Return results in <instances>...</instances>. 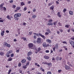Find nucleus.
<instances>
[{
    "instance_id": "f257e3e1",
    "label": "nucleus",
    "mask_w": 74,
    "mask_h": 74,
    "mask_svg": "<svg viewBox=\"0 0 74 74\" xmlns=\"http://www.w3.org/2000/svg\"><path fill=\"white\" fill-rule=\"evenodd\" d=\"M36 36L38 37H39L40 36L41 37L43 38L44 40H45L46 38V37H45V36L42 35V34H41L40 33H39V34H37Z\"/></svg>"
},
{
    "instance_id": "f03ea898",
    "label": "nucleus",
    "mask_w": 74,
    "mask_h": 74,
    "mask_svg": "<svg viewBox=\"0 0 74 74\" xmlns=\"http://www.w3.org/2000/svg\"><path fill=\"white\" fill-rule=\"evenodd\" d=\"M12 53V51L11 50L8 51L6 54V56H7L8 58H9L10 56V55L9 54H11Z\"/></svg>"
},
{
    "instance_id": "7ed1b4c3",
    "label": "nucleus",
    "mask_w": 74,
    "mask_h": 74,
    "mask_svg": "<svg viewBox=\"0 0 74 74\" xmlns=\"http://www.w3.org/2000/svg\"><path fill=\"white\" fill-rule=\"evenodd\" d=\"M33 44L32 43H30L28 44V47L29 49H34V48H32L33 47Z\"/></svg>"
},
{
    "instance_id": "20e7f679",
    "label": "nucleus",
    "mask_w": 74,
    "mask_h": 74,
    "mask_svg": "<svg viewBox=\"0 0 74 74\" xmlns=\"http://www.w3.org/2000/svg\"><path fill=\"white\" fill-rule=\"evenodd\" d=\"M3 46L4 47H8V48H10L11 47V45H10V44L7 43V42H5L4 44H3Z\"/></svg>"
},
{
    "instance_id": "39448f33",
    "label": "nucleus",
    "mask_w": 74,
    "mask_h": 74,
    "mask_svg": "<svg viewBox=\"0 0 74 74\" xmlns=\"http://www.w3.org/2000/svg\"><path fill=\"white\" fill-rule=\"evenodd\" d=\"M42 45L43 47H45V48H47V47H48L49 46V45L48 44L47 45V43L45 42L43 43Z\"/></svg>"
},
{
    "instance_id": "423d86ee",
    "label": "nucleus",
    "mask_w": 74,
    "mask_h": 74,
    "mask_svg": "<svg viewBox=\"0 0 74 74\" xmlns=\"http://www.w3.org/2000/svg\"><path fill=\"white\" fill-rule=\"evenodd\" d=\"M65 69L66 70H70L71 69V68H70V66L67 65H66L65 66Z\"/></svg>"
},
{
    "instance_id": "0eeeda50",
    "label": "nucleus",
    "mask_w": 74,
    "mask_h": 74,
    "mask_svg": "<svg viewBox=\"0 0 74 74\" xmlns=\"http://www.w3.org/2000/svg\"><path fill=\"white\" fill-rule=\"evenodd\" d=\"M21 16V14L20 13H16L14 14V16L15 18H18L20 17Z\"/></svg>"
},
{
    "instance_id": "6e6552de",
    "label": "nucleus",
    "mask_w": 74,
    "mask_h": 74,
    "mask_svg": "<svg viewBox=\"0 0 74 74\" xmlns=\"http://www.w3.org/2000/svg\"><path fill=\"white\" fill-rule=\"evenodd\" d=\"M44 64L48 65V66H50V67L52 66V63H48V62L46 61L44 62Z\"/></svg>"
},
{
    "instance_id": "1a4fd4ad",
    "label": "nucleus",
    "mask_w": 74,
    "mask_h": 74,
    "mask_svg": "<svg viewBox=\"0 0 74 74\" xmlns=\"http://www.w3.org/2000/svg\"><path fill=\"white\" fill-rule=\"evenodd\" d=\"M37 42L38 44H40L41 42V38H37Z\"/></svg>"
},
{
    "instance_id": "9d476101",
    "label": "nucleus",
    "mask_w": 74,
    "mask_h": 74,
    "mask_svg": "<svg viewBox=\"0 0 74 74\" xmlns=\"http://www.w3.org/2000/svg\"><path fill=\"white\" fill-rule=\"evenodd\" d=\"M8 19H9V20H11V19L13 18V17H12V16H10L8 15L6 17Z\"/></svg>"
},
{
    "instance_id": "9b49d317",
    "label": "nucleus",
    "mask_w": 74,
    "mask_h": 74,
    "mask_svg": "<svg viewBox=\"0 0 74 74\" xmlns=\"http://www.w3.org/2000/svg\"><path fill=\"white\" fill-rule=\"evenodd\" d=\"M69 43L71 45H74V42L73 40H69Z\"/></svg>"
},
{
    "instance_id": "f8f14e48",
    "label": "nucleus",
    "mask_w": 74,
    "mask_h": 74,
    "mask_svg": "<svg viewBox=\"0 0 74 74\" xmlns=\"http://www.w3.org/2000/svg\"><path fill=\"white\" fill-rule=\"evenodd\" d=\"M44 58L46 60L49 59V57L48 56L46 55L44 56Z\"/></svg>"
},
{
    "instance_id": "ddd939ff",
    "label": "nucleus",
    "mask_w": 74,
    "mask_h": 74,
    "mask_svg": "<svg viewBox=\"0 0 74 74\" xmlns=\"http://www.w3.org/2000/svg\"><path fill=\"white\" fill-rule=\"evenodd\" d=\"M3 5H4V3H2L0 5V8H1L0 10L1 11H3Z\"/></svg>"
},
{
    "instance_id": "4468645a",
    "label": "nucleus",
    "mask_w": 74,
    "mask_h": 74,
    "mask_svg": "<svg viewBox=\"0 0 74 74\" xmlns=\"http://www.w3.org/2000/svg\"><path fill=\"white\" fill-rule=\"evenodd\" d=\"M46 42H48L49 44H51V40L47 39L46 40Z\"/></svg>"
},
{
    "instance_id": "2eb2a0df",
    "label": "nucleus",
    "mask_w": 74,
    "mask_h": 74,
    "mask_svg": "<svg viewBox=\"0 0 74 74\" xmlns=\"http://www.w3.org/2000/svg\"><path fill=\"white\" fill-rule=\"evenodd\" d=\"M32 52L31 51H29L27 53V56H30V55H32Z\"/></svg>"
},
{
    "instance_id": "dca6fc26",
    "label": "nucleus",
    "mask_w": 74,
    "mask_h": 74,
    "mask_svg": "<svg viewBox=\"0 0 74 74\" xmlns=\"http://www.w3.org/2000/svg\"><path fill=\"white\" fill-rule=\"evenodd\" d=\"M5 32V31H4V30H3V31H2V32L1 33V35L2 36H4V34Z\"/></svg>"
},
{
    "instance_id": "f3484780",
    "label": "nucleus",
    "mask_w": 74,
    "mask_h": 74,
    "mask_svg": "<svg viewBox=\"0 0 74 74\" xmlns=\"http://www.w3.org/2000/svg\"><path fill=\"white\" fill-rule=\"evenodd\" d=\"M57 15L58 17H61L62 16V15H60V12H58L57 13Z\"/></svg>"
},
{
    "instance_id": "a211bd4d",
    "label": "nucleus",
    "mask_w": 74,
    "mask_h": 74,
    "mask_svg": "<svg viewBox=\"0 0 74 74\" xmlns=\"http://www.w3.org/2000/svg\"><path fill=\"white\" fill-rule=\"evenodd\" d=\"M26 61V60L25 59H23L21 61L22 63H25Z\"/></svg>"
},
{
    "instance_id": "6ab92c4d",
    "label": "nucleus",
    "mask_w": 74,
    "mask_h": 74,
    "mask_svg": "<svg viewBox=\"0 0 74 74\" xmlns=\"http://www.w3.org/2000/svg\"><path fill=\"white\" fill-rule=\"evenodd\" d=\"M69 13L71 15H73V12L72 11H69Z\"/></svg>"
},
{
    "instance_id": "aec40b11",
    "label": "nucleus",
    "mask_w": 74,
    "mask_h": 74,
    "mask_svg": "<svg viewBox=\"0 0 74 74\" xmlns=\"http://www.w3.org/2000/svg\"><path fill=\"white\" fill-rule=\"evenodd\" d=\"M54 8V6H51L50 8V10H53V9Z\"/></svg>"
},
{
    "instance_id": "412c9836",
    "label": "nucleus",
    "mask_w": 74,
    "mask_h": 74,
    "mask_svg": "<svg viewBox=\"0 0 74 74\" xmlns=\"http://www.w3.org/2000/svg\"><path fill=\"white\" fill-rule=\"evenodd\" d=\"M40 70L42 71H43V72H44L45 71L44 69H43V68L42 67L40 68Z\"/></svg>"
},
{
    "instance_id": "4be33fe9",
    "label": "nucleus",
    "mask_w": 74,
    "mask_h": 74,
    "mask_svg": "<svg viewBox=\"0 0 74 74\" xmlns=\"http://www.w3.org/2000/svg\"><path fill=\"white\" fill-rule=\"evenodd\" d=\"M16 8L17 10H19L21 8V7H20L18 6V7H17Z\"/></svg>"
},
{
    "instance_id": "5701e85b",
    "label": "nucleus",
    "mask_w": 74,
    "mask_h": 74,
    "mask_svg": "<svg viewBox=\"0 0 74 74\" xmlns=\"http://www.w3.org/2000/svg\"><path fill=\"white\" fill-rule=\"evenodd\" d=\"M27 59L29 61L31 60V58L30 57L28 56V57L27 58Z\"/></svg>"
},
{
    "instance_id": "b1692460",
    "label": "nucleus",
    "mask_w": 74,
    "mask_h": 74,
    "mask_svg": "<svg viewBox=\"0 0 74 74\" xmlns=\"http://www.w3.org/2000/svg\"><path fill=\"white\" fill-rule=\"evenodd\" d=\"M12 60V58H11V57H10L9 58L8 60V61H11Z\"/></svg>"
},
{
    "instance_id": "393cba45",
    "label": "nucleus",
    "mask_w": 74,
    "mask_h": 74,
    "mask_svg": "<svg viewBox=\"0 0 74 74\" xmlns=\"http://www.w3.org/2000/svg\"><path fill=\"white\" fill-rule=\"evenodd\" d=\"M21 5L22 6H23V5H25V3H24L23 2H21Z\"/></svg>"
},
{
    "instance_id": "a878e982",
    "label": "nucleus",
    "mask_w": 74,
    "mask_h": 74,
    "mask_svg": "<svg viewBox=\"0 0 74 74\" xmlns=\"http://www.w3.org/2000/svg\"><path fill=\"white\" fill-rule=\"evenodd\" d=\"M30 63V61L28 62L26 64V65L27 66H29V64Z\"/></svg>"
},
{
    "instance_id": "bb28decb",
    "label": "nucleus",
    "mask_w": 74,
    "mask_h": 74,
    "mask_svg": "<svg viewBox=\"0 0 74 74\" xmlns=\"http://www.w3.org/2000/svg\"><path fill=\"white\" fill-rule=\"evenodd\" d=\"M4 55V52H0V55L3 56Z\"/></svg>"
},
{
    "instance_id": "cd10ccee",
    "label": "nucleus",
    "mask_w": 74,
    "mask_h": 74,
    "mask_svg": "<svg viewBox=\"0 0 74 74\" xmlns=\"http://www.w3.org/2000/svg\"><path fill=\"white\" fill-rule=\"evenodd\" d=\"M11 71H12V70L11 69H9L8 71V74H10V73H11Z\"/></svg>"
},
{
    "instance_id": "c85d7f7f",
    "label": "nucleus",
    "mask_w": 74,
    "mask_h": 74,
    "mask_svg": "<svg viewBox=\"0 0 74 74\" xmlns=\"http://www.w3.org/2000/svg\"><path fill=\"white\" fill-rule=\"evenodd\" d=\"M69 26H70L69 25H65V27H66L67 28H69Z\"/></svg>"
},
{
    "instance_id": "c756f323",
    "label": "nucleus",
    "mask_w": 74,
    "mask_h": 74,
    "mask_svg": "<svg viewBox=\"0 0 74 74\" xmlns=\"http://www.w3.org/2000/svg\"><path fill=\"white\" fill-rule=\"evenodd\" d=\"M58 25L60 26H61L62 25V23H58Z\"/></svg>"
},
{
    "instance_id": "7c9ffc66",
    "label": "nucleus",
    "mask_w": 74,
    "mask_h": 74,
    "mask_svg": "<svg viewBox=\"0 0 74 74\" xmlns=\"http://www.w3.org/2000/svg\"><path fill=\"white\" fill-rule=\"evenodd\" d=\"M22 39H23L24 41H25V40H26V38L25 37H22L21 38Z\"/></svg>"
},
{
    "instance_id": "2f4dec72",
    "label": "nucleus",
    "mask_w": 74,
    "mask_h": 74,
    "mask_svg": "<svg viewBox=\"0 0 74 74\" xmlns=\"http://www.w3.org/2000/svg\"><path fill=\"white\" fill-rule=\"evenodd\" d=\"M47 25H53V23H51L47 24Z\"/></svg>"
},
{
    "instance_id": "473e14b6",
    "label": "nucleus",
    "mask_w": 74,
    "mask_h": 74,
    "mask_svg": "<svg viewBox=\"0 0 74 74\" xmlns=\"http://www.w3.org/2000/svg\"><path fill=\"white\" fill-rule=\"evenodd\" d=\"M56 49V47H54L53 48V51L55 52V49Z\"/></svg>"
},
{
    "instance_id": "72a5a7b5",
    "label": "nucleus",
    "mask_w": 74,
    "mask_h": 74,
    "mask_svg": "<svg viewBox=\"0 0 74 74\" xmlns=\"http://www.w3.org/2000/svg\"><path fill=\"white\" fill-rule=\"evenodd\" d=\"M67 11V10H66V8H64L63 10V12H66Z\"/></svg>"
},
{
    "instance_id": "f704fd0d",
    "label": "nucleus",
    "mask_w": 74,
    "mask_h": 74,
    "mask_svg": "<svg viewBox=\"0 0 74 74\" xmlns=\"http://www.w3.org/2000/svg\"><path fill=\"white\" fill-rule=\"evenodd\" d=\"M71 40H73V41H74V36L71 37Z\"/></svg>"
},
{
    "instance_id": "c9c22d12",
    "label": "nucleus",
    "mask_w": 74,
    "mask_h": 74,
    "mask_svg": "<svg viewBox=\"0 0 74 74\" xmlns=\"http://www.w3.org/2000/svg\"><path fill=\"white\" fill-rule=\"evenodd\" d=\"M47 74H52V73L51 72L49 71L47 72Z\"/></svg>"
},
{
    "instance_id": "e433bc0d",
    "label": "nucleus",
    "mask_w": 74,
    "mask_h": 74,
    "mask_svg": "<svg viewBox=\"0 0 74 74\" xmlns=\"http://www.w3.org/2000/svg\"><path fill=\"white\" fill-rule=\"evenodd\" d=\"M36 16H36L35 15H34L32 16V18H36Z\"/></svg>"
},
{
    "instance_id": "4c0bfd02",
    "label": "nucleus",
    "mask_w": 74,
    "mask_h": 74,
    "mask_svg": "<svg viewBox=\"0 0 74 74\" xmlns=\"http://www.w3.org/2000/svg\"><path fill=\"white\" fill-rule=\"evenodd\" d=\"M14 56V53H12L10 54V56L11 57H13Z\"/></svg>"
},
{
    "instance_id": "58836bf2",
    "label": "nucleus",
    "mask_w": 74,
    "mask_h": 74,
    "mask_svg": "<svg viewBox=\"0 0 74 74\" xmlns=\"http://www.w3.org/2000/svg\"><path fill=\"white\" fill-rule=\"evenodd\" d=\"M57 23H58V22L57 21H56L55 22H54L53 24L54 25H56V24H57Z\"/></svg>"
},
{
    "instance_id": "ea45409f",
    "label": "nucleus",
    "mask_w": 74,
    "mask_h": 74,
    "mask_svg": "<svg viewBox=\"0 0 74 74\" xmlns=\"http://www.w3.org/2000/svg\"><path fill=\"white\" fill-rule=\"evenodd\" d=\"M19 67H20L21 66V63H19L18 64Z\"/></svg>"
},
{
    "instance_id": "a19ab883",
    "label": "nucleus",
    "mask_w": 74,
    "mask_h": 74,
    "mask_svg": "<svg viewBox=\"0 0 74 74\" xmlns=\"http://www.w3.org/2000/svg\"><path fill=\"white\" fill-rule=\"evenodd\" d=\"M26 65H25V66H23V69H26V68H27V67H26Z\"/></svg>"
},
{
    "instance_id": "79ce46f5",
    "label": "nucleus",
    "mask_w": 74,
    "mask_h": 74,
    "mask_svg": "<svg viewBox=\"0 0 74 74\" xmlns=\"http://www.w3.org/2000/svg\"><path fill=\"white\" fill-rule=\"evenodd\" d=\"M62 43H63V44H67V42L65 41L63 42Z\"/></svg>"
},
{
    "instance_id": "37998d69",
    "label": "nucleus",
    "mask_w": 74,
    "mask_h": 74,
    "mask_svg": "<svg viewBox=\"0 0 74 74\" xmlns=\"http://www.w3.org/2000/svg\"><path fill=\"white\" fill-rule=\"evenodd\" d=\"M45 35H48L49 34V32H46L45 34Z\"/></svg>"
},
{
    "instance_id": "c03bdc74",
    "label": "nucleus",
    "mask_w": 74,
    "mask_h": 74,
    "mask_svg": "<svg viewBox=\"0 0 74 74\" xmlns=\"http://www.w3.org/2000/svg\"><path fill=\"white\" fill-rule=\"evenodd\" d=\"M33 32H29V35H32V34Z\"/></svg>"
},
{
    "instance_id": "a18cd8bd",
    "label": "nucleus",
    "mask_w": 74,
    "mask_h": 74,
    "mask_svg": "<svg viewBox=\"0 0 74 74\" xmlns=\"http://www.w3.org/2000/svg\"><path fill=\"white\" fill-rule=\"evenodd\" d=\"M45 52L46 53H49V50H46L45 51Z\"/></svg>"
},
{
    "instance_id": "49530a36",
    "label": "nucleus",
    "mask_w": 74,
    "mask_h": 74,
    "mask_svg": "<svg viewBox=\"0 0 74 74\" xmlns=\"http://www.w3.org/2000/svg\"><path fill=\"white\" fill-rule=\"evenodd\" d=\"M53 22V21L52 19L49 20L48 21L49 22Z\"/></svg>"
},
{
    "instance_id": "de8ad7c7",
    "label": "nucleus",
    "mask_w": 74,
    "mask_h": 74,
    "mask_svg": "<svg viewBox=\"0 0 74 74\" xmlns=\"http://www.w3.org/2000/svg\"><path fill=\"white\" fill-rule=\"evenodd\" d=\"M41 49L40 47H39L38 48V51H40Z\"/></svg>"
},
{
    "instance_id": "09e8293b",
    "label": "nucleus",
    "mask_w": 74,
    "mask_h": 74,
    "mask_svg": "<svg viewBox=\"0 0 74 74\" xmlns=\"http://www.w3.org/2000/svg\"><path fill=\"white\" fill-rule=\"evenodd\" d=\"M16 7V5H13V8H15Z\"/></svg>"
},
{
    "instance_id": "8fccbe9b",
    "label": "nucleus",
    "mask_w": 74,
    "mask_h": 74,
    "mask_svg": "<svg viewBox=\"0 0 74 74\" xmlns=\"http://www.w3.org/2000/svg\"><path fill=\"white\" fill-rule=\"evenodd\" d=\"M62 71V70H59L58 71V73H60V72Z\"/></svg>"
},
{
    "instance_id": "3c124183",
    "label": "nucleus",
    "mask_w": 74,
    "mask_h": 74,
    "mask_svg": "<svg viewBox=\"0 0 74 74\" xmlns=\"http://www.w3.org/2000/svg\"><path fill=\"white\" fill-rule=\"evenodd\" d=\"M26 10H27V8L26 7H25L24 8V11H26Z\"/></svg>"
},
{
    "instance_id": "603ef678",
    "label": "nucleus",
    "mask_w": 74,
    "mask_h": 74,
    "mask_svg": "<svg viewBox=\"0 0 74 74\" xmlns=\"http://www.w3.org/2000/svg\"><path fill=\"white\" fill-rule=\"evenodd\" d=\"M4 22V20L3 19H1L0 20V22Z\"/></svg>"
},
{
    "instance_id": "864d4df0",
    "label": "nucleus",
    "mask_w": 74,
    "mask_h": 74,
    "mask_svg": "<svg viewBox=\"0 0 74 74\" xmlns=\"http://www.w3.org/2000/svg\"><path fill=\"white\" fill-rule=\"evenodd\" d=\"M3 9L4 11H5L6 10H7V9H6V8H5V7H3Z\"/></svg>"
},
{
    "instance_id": "5fc2aeb1",
    "label": "nucleus",
    "mask_w": 74,
    "mask_h": 74,
    "mask_svg": "<svg viewBox=\"0 0 74 74\" xmlns=\"http://www.w3.org/2000/svg\"><path fill=\"white\" fill-rule=\"evenodd\" d=\"M56 46V48H58V44H56L55 45Z\"/></svg>"
},
{
    "instance_id": "6e6d98bb",
    "label": "nucleus",
    "mask_w": 74,
    "mask_h": 74,
    "mask_svg": "<svg viewBox=\"0 0 74 74\" xmlns=\"http://www.w3.org/2000/svg\"><path fill=\"white\" fill-rule=\"evenodd\" d=\"M56 3L57 4H59V2H58V1H56Z\"/></svg>"
},
{
    "instance_id": "4d7b16f0",
    "label": "nucleus",
    "mask_w": 74,
    "mask_h": 74,
    "mask_svg": "<svg viewBox=\"0 0 74 74\" xmlns=\"http://www.w3.org/2000/svg\"><path fill=\"white\" fill-rule=\"evenodd\" d=\"M10 3H13V0H11L9 1Z\"/></svg>"
},
{
    "instance_id": "13d9d810",
    "label": "nucleus",
    "mask_w": 74,
    "mask_h": 74,
    "mask_svg": "<svg viewBox=\"0 0 74 74\" xmlns=\"http://www.w3.org/2000/svg\"><path fill=\"white\" fill-rule=\"evenodd\" d=\"M33 37L34 39H36V36L34 35V36Z\"/></svg>"
},
{
    "instance_id": "bf43d9fd",
    "label": "nucleus",
    "mask_w": 74,
    "mask_h": 74,
    "mask_svg": "<svg viewBox=\"0 0 74 74\" xmlns=\"http://www.w3.org/2000/svg\"><path fill=\"white\" fill-rule=\"evenodd\" d=\"M35 53H38V51H37V49L36 50V51H35Z\"/></svg>"
},
{
    "instance_id": "052dcab7",
    "label": "nucleus",
    "mask_w": 74,
    "mask_h": 74,
    "mask_svg": "<svg viewBox=\"0 0 74 74\" xmlns=\"http://www.w3.org/2000/svg\"><path fill=\"white\" fill-rule=\"evenodd\" d=\"M36 9H35L34 8L33 9V12H36Z\"/></svg>"
},
{
    "instance_id": "680f3d73",
    "label": "nucleus",
    "mask_w": 74,
    "mask_h": 74,
    "mask_svg": "<svg viewBox=\"0 0 74 74\" xmlns=\"http://www.w3.org/2000/svg\"><path fill=\"white\" fill-rule=\"evenodd\" d=\"M48 5L49 6H50V5H52V3H49Z\"/></svg>"
},
{
    "instance_id": "e2e57ef3",
    "label": "nucleus",
    "mask_w": 74,
    "mask_h": 74,
    "mask_svg": "<svg viewBox=\"0 0 74 74\" xmlns=\"http://www.w3.org/2000/svg\"><path fill=\"white\" fill-rule=\"evenodd\" d=\"M6 32L7 33H9V32H9V31H8V30H6Z\"/></svg>"
},
{
    "instance_id": "0e129e2a",
    "label": "nucleus",
    "mask_w": 74,
    "mask_h": 74,
    "mask_svg": "<svg viewBox=\"0 0 74 74\" xmlns=\"http://www.w3.org/2000/svg\"><path fill=\"white\" fill-rule=\"evenodd\" d=\"M14 42H16V41H17V40H16V39H14Z\"/></svg>"
},
{
    "instance_id": "69168bd1",
    "label": "nucleus",
    "mask_w": 74,
    "mask_h": 74,
    "mask_svg": "<svg viewBox=\"0 0 74 74\" xmlns=\"http://www.w3.org/2000/svg\"><path fill=\"white\" fill-rule=\"evenodd\" d=\"M56 60H59V58L58 57L56 58Z\"/></svg>"
},
{
    "instance_id": "338daca9",
    "label": "nucleus",
    "mask_w": 74,
    "mask_h": 74,
    "mask_svg": "<svg viewBox=\"0 0 74 74\" xmlns=\"http://www.w3.org/2000/svg\"><path fill=\"white\" fill-rule=\"evenodd\" d=\"M28 4H30L31 3V1H29L27 2Z\"/></svg>"
},
{
    "instance_id": "774afa93",
    "label": "nucleus",
    "mask_w": 74,
    "mask_h": 74,
    "mask_svg": "<svg viewBox=\"0 0 74 74\" xmlns=\"http://www.w3.org/2000/svg\"><path fill=\"white\" fill-rule=\"evenodd\" d=\"M71 31H72V32H74V28H72L71 29Z\"/></svg>"
}]
</instances>
